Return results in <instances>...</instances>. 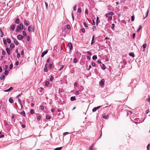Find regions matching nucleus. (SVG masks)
Masks as SVG:
<instances>
[{
    "mask_svg": "<svg viewBox=\"0 0 150 150\" xmlns=\"http://www.w3.org/2000/svg\"><path fill=\"white\" fill-rule=\"evenodd\" d=\"M23 28V25L22 23H20L19 25H18L16 29V31L20 32L21 31V29Z\"/></svg>",
    "mask_w": 150,
    "mask_h": 150,
    "instance_id": "1",
    "label": "nucleus"
},
{
    "mask_svg": "<svg viewBox=\"0 0 150 150\" xmlns=\"http://www.w3.org/2000/svg\"><path fill=\"white\" fill-rule=\"evenodd\" d=\"M34 28L32 25H30L28 27V30L29 32H34Z\"/></svg>",
    "mask_w": 150,
    "mask_h": 150,
    "instance_id": "2",
    "label": "nucleus"
},
{
    "mask_svg": "<svg viewBox=\"0 0 150 150\" xmlns=\"http://www.w3.org/2000/svg\"><path fill=\"white\" fill-rule=\"evenodd\" d=\"M100 106H98L97 107H95L92 110V111L93 112H96L98 109L100 107Z\"/></svg>",
    "mask_w": 150,
    "mask_h": 150,
    "instance_id": "3",
    "label": "nucleus"
},
{
    "mask_svg": "<svg viewBox=\"0 0 150 150\" xmlns=\"http://www.w3.org/2000/svg\"><path fill=\"white\" fill-rule=\"evenodd\" d=\"M104 83V80L103 79H102L99 82V84L100 86H103Z\"/></svg>",
    "mask_w": 150,
    "mask_h": 150,
    "instance_id": "4",
    "label": "nucleus"
},
{
    "mask_svg": "<svg viewBox=\"0 0 150 150\" xmlns=\"http://www.w3.org/2000/svg\"><path fill=\"white\" fill-rule=\"evenodd\" d=\"M13 89L12 87H10L8 89L4 91V92H10Z\"/></svg>",
    "mask_w": 150,
    "mask_h": 150,
    "instance_id": "5",
    "label": "nucleus"
},
{
    "mask_svg": "<svg viewBox=\"0 0 150 150\" xmlns=\"http://www.w3.org/2000/svg\"><path fill=\"white\" fill-rule=\"evenodd\" d=\"M48 52V51L47 50L43 52L41 54V57H43Z\"/></svg>",
    "mask_w": 150,
    "mask_h": 150,
    "instance_id": "6",
    "label": "nucleus"
},
{
    "mask_svg": "<svg viewBox=\"0 0 150 150\" xmlns=\"http://www.w3.org/2000/svg\"><path fill=\"white\" fill-rule=\"evenodd\" d=\"M23 38V36L21 35H18L17 36V38L19 40H22Z\"/></svg>",
    "mask_w": 150,
    "mask_h": 150,
    "instance_id": "7",
    "label": "nucleus"
},
{
    "mask_svg": "<svg viewBox=\"0 0 150 150\" xmlns=\"http://www.w3.org/2000/svg\"><path fill=\"white\" fill-rule=\"evenodd\" d=\"M14 47V45L13 44H11L9 47V49L12 50V49Z\"/></svg>",
    "mask_w": 150,
    "mask_h": 150,
    "instance_id": "8",
    "label": "nucleus"
},
{
    "mask_svg": "<svg viewBox=\"0 0 150 150\" xmlns=\"http://www.w3.org/2000/svg\"><path fill=\"white\" fill-rule=\"evenodd\" d=\"M18 102L20 103V104L21 106V108H22L23 107V106L22 104V103L21 101V100L20 99H18Z\"/></svg>",
    "mask_w": 150,
    "mask_h": 150,
    "instance_id": "9",
    "label": "nucleus"
},
{
    "mask_svg": "<svg viewBox=\"0 0 150 150\" xmlns=\"http://www.w3.org/2000/svg\"><path fill=\"white\" fill-rule=\"evenodd\" d=\"M15 25H12L10 27L11 29L12 30H14L15 28Z\"/></svg>",
    "mask_w": 150,
    "mask_h": 150,
    "instance_id": "10",
    "label": "nucleus"
},
{
    "mask_svg": "<svg viewBox=\"0 0 150 150\" xmlns=\"http://www.w3.org/2000/svg\"><path fill=\"white\" fill-rule=\"evenodd\" d=\"M6 50L8 54L9 55L10 54V53L9 52V51H10V50H11L10 49L8 48L7 47L6 48Z\"/></svg>",
    "mask_w": 150,
    "mask_h": 150,
    "instance_id": "11",
    "label": "nucleus"
},
{
    "mask_svg": "<svg viewBox=\"0 0 150 150\" xmlns=\"http://www.w3.org/2000/svg\"><path fill=\"white\" fill-rule=\"evenodd\" d=\"M68 46L69 47L70 49L71 50L72 48V45L71 43H68Z\"/></svg>",
    "mask_w": 150,
    "mask_h": 150,
    "instance_id": "12",
    "label": "nucleus"
},
{
    "mask_svg": "<svg viewBox=\"0 0 150 150\" xmlns=\"http://www.w3.org/2000/svg\"><path fill=\"white\" fill-rule=\"evenodd\" d=\"M146 45H147L146 44V43L144 44L143 45L142 47H143V48L144 49L143 50L144 51H145V49L146 48Z\"/></svg>",
    "mask_w": 150,
    "mask_h": 150,
    "instance_id": "13",
    "label": "nucleus"
},
{
    "mask_svg": "<svg viewBox=\"0 0 150 150\" xmlns=\"http://www.w3.org/2000/svg\"><path fill=\"white\" fill-rule=\"evenodd\" d=\"M103 117L105 119H106L108 117V115H103Z\"/></svg>",
    "mask_w": 150,
    "mask_h": 150,
    "instance_id": "14",
    "label": "nucleus"
},
{
    "mask_svg": "<svg viewBox=\"0 0 150 150\" xmlns=\"http://www.w3.org/2000/svg\"><path fill=\"white\" fill-rule=\"evenodd\" d=\"M100 22V21L99 20V18L98 17H97L96 18V24L98 25V23Z\"/></svg>",
    "mask_w": 150,
    "mask_h": 150,
    "instance_id": "15",
    "label": "nucleus"
},
{
    "mask_svg": "<svg viewBox=\"0 0 150 150\" xmlns=\"http://www.w3.org/2000/svg\"><path fill=\"white\" fill-rule=\"evenodd\" d=\"M13 42L16 45H18V41L16 39H14V40H13Z\"/></svg>",
    "mask_w": 150,
    "mask_h": 150,
    "instance_id": "16",
    "label": "nucleus"
},
{
    "mask_svg": "<svg viewBox=\"0 0 150 150\" xmlns=\"http://www.w3.org/2000/svg\"><path fill=\"white\" fill-rule=\"evenodd\" d=\"M9 101L11 103H12L13 102V99L12 98H10L9 99Z\"/></svg>",
    "mask_w": 150,
    "mask_h": 150,
    "instance_id": "17",
    "label": "nucleus"
},
{
    "mask_svg": "<svg viewBox=\"0 0 150 150\" xmlns=\"http://www.w3.org/2000/svg\"><path fill=\"white\" fill-rule=\"evenodd\" d=\"M24 23L27 26L29 25V24L28 23V22L27 21L25 20L24 21Z\"/></svg>",
    "mask_w": 150,
    "mask_h": 150,
    "instance_id": "18",
    "label": "nucleus"
},
{
    "mask_svg": "<svg viewBox=\"0 0 150 150\" xmlns=\"http://www.w3.org/2000/svg\"><path fill=\"white\" fill-rule=\"evenodd\" d=\"M4 74H2L0 76V79L1 80H2L4 78Z\"/></svg>",
    "mask_w": 150,
    "mask_h": 150,
    "instance_id": "19",
    "label": "nucleus"
},
{
    "mask_svg": "<svg viewBox=\"0 0 150 150\" xmlns=\"http://www.w3.org/2000/svg\"><path fill=\"white\" fill-rule=\"evenodd\" d=\"M70 99L71 101H74L76 100V98L74 96L71 97V98Z\"/></svg>",
    "mask_w": 150,
    "mask_h": 150,
    "instance_id": "20",
    "label": "nucleus"
},
{
    "mask_svg": "<svg viewBox=\"0 0 150 150\" xmlns=\"http://www.w3.org/2000/svg\"><path fill=\"white\" fill-rule=\"evenodd\" d=\"M15 22L16 23L18 24L19 23V20L18 19H17L15 20Z\"/></svg>",
    "mask_w": 150,
    "mask_h": 150,
    "instance_id": "21",
    "label": "nucleus"
},
{
    "mask_svg": "<svg viewBox=\"0 0 150 150\" xmlns=\"http://www.w3.org/2000/svg\"><path fill=\"white\" fill-rule=\"evenodd\" d=\"M129 55L130 56H132L133 57H134V54L133 53V52H130L129 53Z\"/></svg>",
    "mask_w": 150,
    "mask_h": 150,
    "instance_id": "22",
    "label": "nucleus"
},
{
    "mask_svg": "<svg viewBox=\"0 0 150 150\" xmlns=\"http://www.w3.org/2000/svg\"><path fill=\"white\" fill-rule=\"evenodd\" d=\"M50 116L49 115H46V118L47 119H50Z\"/></svg>",
    "mask_w": 150,
    "mask_h": 150,
    "instance_id": "23",
    "label": "nucleus"
},
{
    "mask_svg": "<svg viewBox=\"0 0 150 150\" xmlns=\"http://www.w3.org/2000/svg\"><path fill=\"white\" fill-rule=\"evenodd\" d=\"M20 114L23 116H25V113L24 111H23L20 113Z\"/></svg>",
    "mask_w": 150,
    "mask_h": 150,
    "instance_id": "24",
    "label": "nucleus"
},
{
    "mask_svg": "<svg viewBox=\"0 0 150 150\" xmlns=\"http://www.w3.org/2000/svg\"><path fill=\"white\" fill-rule=\"evenodd\" d=\"M45 67L44 68V71L45 72H47V64H46L45 66Z\"/></svg>",
    "mask_w": 150,
    "mask_h": 150,
    "instance_id": "25",
    "label": "nucleus"
},
{
    "mask_svg": "<svg viewBox=\"0 0 150 150\" xmlns=\"http://www.w3.org/2000/svg\"><path fill=\"white\" fill-rule=\"evenodd\" d=\"M6 40H7V42L8 43L10 44V43H11V40H10V39L9 38H7L6 39Z\"/></svg>",
    "mask_w": 150,
    "mask_h": 150,
    "instance_id": "26",
    "label": "nucleus"
},
{
    "mask_svg": "<svg viewBox=\"0 0 150 150\" xmlns=\"http://www.w3.org/2000/svg\"><path fill=\"white\" fill-rule=\"evenodd\" d=\"M62 147L57 148L54 149V150H61Z\"/></svg>",
    "mask_w": 150,
    "mask_h": 150,
    "instance_id": "27",
    "label": "nucleus"
},
{
    "mask_svg": "<svg viewBox=\"0 0 150 150\" xmlns=\"http://www.w3.org/2000/svg\"><path fill=\"white\" fill-rule=\"evenodd\" d=\"M97 59V57L96 55H94L92 57L93 60H96Z\"/></svg>",
    "mask_w": 150,
    "mask_h": 150,
    "instance_id": "28",
    "label": "nucleus"
},
{
    "mask_svg": "<svg viewBox=\"0 0 150 150\" xmlns=\"http://www.w3.org/2000/svg\"><path fill=\"white\" fill-rule=\"evenodd\" d=\"M142 28V27L141 25H140L139 26V28L137 30V32H139V31Z\"/></svg>",
    "mask_w": 150,
    "mask_h": 150,
    "instance_id": "29",
    "label": "nucleus"
},
{
    "mask_svg": "<svg viewBox=\"0 0 150 150\" xmlns=\"http://www.w3.org/2000/svg\"><path fill=\"white\" fill-rule=\"evenodd\" d=\"M17 57L18 58H19L21 57V55L20 53H18L17 54Z\"/></svg>",
    "mask_w": 150,
    "mask_h": 150,
    "instance_id": "30",
    "label": "nucleus"
},
{
    "mask_svg": "<svg viewBox=\"0 0 150 150\" xmlns=\"http://www.w3.org/2000/svg\"><path fill=\"white\" fill-rule=\"evenodd\" d=\"M77 59L76 58H74L73 60V62L74 63H76L77 62Z\"/></svg>",
    "mask_w": 150,
    "mask_h": 150,
    "instance_id": "31",
    "label": "nucleus"
},
{
    "mask_svg": "<svg viewBox=\"0 0 150 150\" xmlns=\"http://www.w3.org/2000/svg\"><path fill=\"white\" fill-rule=\"evenodd\" d=\"M103 66L102 67V68L103 69H106V67L104 64H102Z\"/></svg>",
    "mask_w": 150,
    "mask_h": 150,
    "instance_id": "32",
    "label": "nucleus"
},
{
    "mask_svg": "<svg viewBox=\"0 0 150 150\" xmlns=\"http://www.w3.org/2000/svg\"><path fill=\"white\" fill-rule=\"evenodd\" d=\"M109 15H114V13L113 12H110L109 13H108Z\"/></svg>",
    "mask_w": 150,
    "mask_h": 150,
    "instance_id": "33",
    "label": "nucleus"
},
{
    "mask_svg": "<svg viewBox=\"0 0 150 150\" xmlns=\"http://www.w3.org/2000/svg\"><path fill=\"white\" fill-rule=\"evenodd\" d=\"M64 66L63 65H62L61 66V68H60V69H59V70L61 71V70H62L64 68Z\"/></svg>",
    "mask_w": 150,
    "mask_h": 150,
    "instance_id": "34",
    "label": "nucleus"
},
{
    "mask_svg": "<svg viewBox=\"0 0 150 150\" xmlns=\"http://www.w3.org/2000/svg\"><path fill=\"white\" fill-rule=\"evenodd\" d=\"M23 35L24 36H26V33L25 31H23Z\"/></svg>",
    "mask_w": 150,
    "mask_h": 150,
    "instance_id": "35",
    "label": "nucleus"
},
{
    "mask_svg": "<svg viewBox=\"0 0 150 150\" xmlns=\"http://www.w3.org/2000/svg\"><path fill=\"white\" fill-rule=\"evenodd\" d=\"M148 13H149V10L148 9L147 10V11L146 12V16L145 17V18H144V19L145 18H146L147 16H148Z\"/></svg>",
    "mask_w": 150,
    "mask_h": 150,
    "instance_id": "36",
    "label": "nucleus"
},
{
    "mask_svg": "<svg viewBox=\"0 0 150 150\" xmlns=\"http://www.w3.org/2000/svg\"><path fill=\"white\" fill-rule=\"evenodd\" d=\"M49 84V82L48 81H47L45 83V85L46 86H48Z\"/></svg>",
    "mask_w": 150,
    "mask_h": 150,
    "instance_id": "37",
    "label": "nucleus"
},
{
    "mask_svg": "<svg viewBox=\"0 0 150 150\" xmlns=\"http://www.w3.org/2000/svg\"><path fill=\"white\" fill-rule=\"evenodd\" d=\"M67 28L68 29H70L71 28V27L70 25H67Z\"/></svg>",
    "mask_w": 150,
    "mask_h": 150,
    "instance_id": "38",
    "label": "nucleus"
},
{
    "mask_svg": "<svg viewBox=\"0 0 150 150\" xmlns=\"http://www.w3.org/2000/svg\"><path fill=\"white\" fill-rule=\"evenodd\" d=\"M115 25L114 23L112 24L111 28L112 30H114V28Z\"/></svg>",
    "mask_w": 150,
    "mask_h": 150,
    "instance_id": "39",
    "label": "nucleus"
},
{
    "mask_svg": "<svg viewBox=\"0 0 150 150\" xmlns=\"http://www.w3.org/2000/svg\"><path fill=\"white\" fill-rule=\"evenodd\" d=\"M81 31L83 33H85V29L84 28H82L81 29Z\"/></svg>",
    "mask_w": 150,
    "mask_h": 150,
    "instance_id": "40",
    "label": "nucleus"
},
{
    "mask_svg": "<svg viewBox=\"0 0 150 150\" xmlns=\"http://www.w3.org/2000/svg\"><path fill=\"white\" fill-rule=\"evenodd\" d=\"M78 12L79 13H80L81 12V8H79L78 10Z\"/></svg>",
    "mask_w": 150,
    "mask_h": 150,
    "instance_id": "41",
    "label": "nucleus"
},
{
    "mask_svg": "<svg viewBox=\"0 0 150 150\" xmlns=\"http://www.w3.org/2000/svg\"><path fill=\"white\" fill-rule=\"evenodd\" d=\"M76 5H75L73 7V9L74 11L76 10Z\"/></svg>",
    "mask_w": 150,
    "mask_h": 150,
    "instance_id": "42",
    "label": "nucleus"
},
{
    "mask_svg": "<svg viewBox=\"0 0 150 150\" xmlns=\"http://www.w3.org/2000/svg\"><path fill=\"white\" fill-rule=\"evenodd\" d=\"M44 108V107L43 105H41L40 106V109L42 110H43Z\"/></svg>",
    "mask_w": 150,
    "mask_h": 150,
    "instance_id": "43",
    "label": "nucleus"
},
{
    "mask_svg": "<svg viewBox=\"0 0 150 150\" xmlns=\"http://www.w3.org/2000/svg\"><path fill=\"white\" fill-rule=\"evenodd\" d=\"M8 71L7 70H6L5 72H4V74L5 75H7L8 74Z\"/></svg>",
    "mask_w": 150,
    "mask_h": 150,
    "instance_id": "44",
    "label": "nucleus"
},
{
    "mask_svg": "<svg viewBox=\"0 0 150 150\" xmlns=\"http://www.w3.org/2000/svg\"><path fill=\"white\" fill-rule=\"evenodd\" d=\"M147 101L150 103V97H149L146 99Z\"/></svg>",
    "mask_w": 150,
    "mask_h": 150,
    "instance_id": "45",
    "label": "nucleus"
},
{
    "mask_svg": "<svg viewBox=\"0 0 150 150\" xmlns=\"http://www.w3.org/2000/svg\"><path fill=\"white\" fill-rule=\"evenodd\" d=\"M3 42L4 45H6L7 43V41L6 40H3Z\"/></svg>",
    "mask_w": 150,
    "mask_h": 150,
    "instance_id": "46",
    "label": "nucleus"
},
{
    "mask_svg": "<svg viewBox=\"0 0 150 150\" xmlns=\"http://www.w3.org/2000/svg\"><path fill=\"white\" fill-rule=\"evenodd\" d=\"M150 146V144H148L147 147V150H149V147Z\"/></svg>",
    "mask_w": 150,
    "mask_h": 150,
    "instance_id": "47",
    "label": "nucleus"
},
{
    "mask_svg": "<svg viewBox=\"0 0 150 150\" xmlns=\"http://www.w3.org/2000/svg\"><path fill=\"white\" fill-rule=\"evenodd\" d=\"M83 25L84 26L86 27H88V25L86 24L85 22L83 23Z\"/></svg>",
    "mask_w": 150,
    "mask_h": 150,
    "instance_id": "48",
    "label": "nucleus"
},
{
    "mask_svg": "<svg viewBox=\"0 0 150 150\" xmlns=\"http://www.w3.org/2000/svg\"><path fill=\"white\" fill-rule=\"evenodd\" d=\"M134 16H132L131 17V21H133L134 20Z\"/></svg>",
    "mask_w": 150,
    "mask_h": 150,
    "instance_id": "49",
    "label": "nucleus"
},
{
    "mask_svg": "<svg viewBox=\"0 0 150 150\" xmlns=\"http://www.w3.org/2000/svg\"><path fill=\"white\" fill-rule=\"evenodd\" d=\"M69 134V132H64V133H63V135H64V136H65L67 134Z\"/></svg>",
    "mask_w": 150,
    "mask_h": 150,
    "instance_id": "50",
    "label": "nucleus"
},
{
    "mask_svg": "<svg viewBox=\"0 0 150 150\" xmlns=\"http://www.w3.org/2000/svg\"><path fill=\"white\" fill-rule=\"evenodd\" d=\"M2 53L3 55H5L6 54V52L4 50H3L2 51Z\"/></svg>",
    "mask_w": 150,
    "mask_h": 150,
    "instance_id": "51",
    "label": "nucleus"
},
{
    "mask_svg": "<svg viewBox=\"0 0 150 150\" xmlns=\"http://www.w3.org/2000/svg\"><path fill=\"white\" fill-rule=\"evenodd\" d=\"M45 6H46V8L47 9V7H48V5L47 3L46 2H45Z\"/></svg>",
    "mask_w": 150,
    "mask_h": 150,
    "instance_id": "52",
    "label": "nucleus"
},
{
    "mask_svg": "<svg viewBox=\"0 0 150 150\" xmlns=\"http://www.w3.org/2000/svg\"><path fill=\"white\" fill-rule=\"evenodd\" d=\"M75 94L76 95H79V93L78 91H77L75 92Z\"/></svg>",
    "mask_w": 150,
    "mask_h": 150,
    "instance_id": "53",
    "label": "nucleus"
},
{
    "mask_svg": "<svg viewBox=\"0 0 150 150\" xmlns=\"http://www.w3.org/2000/svg\"><path fill=\"white\" fill-rule=\"evenodd\" d=\"M50 81H53V77L52 76H51V77L50 78Z\"/></svg>",
    "mask_w": 150,
    "mask_h": 150,
    "instance_id": "54",
    "label": "nucleus"
},
{
    "mask_svg": "<svg viewBox=\"0 0 150 150\" xmlns=\"http://www.w3.org/2000/svg\"><path fill=\"white\" fill-rule=\"evenodd\" d=\"M13 64H11L10 65V66H9V68L10 69H11L12 68H13Z\"/></svg>",
    "mask_w": 150,
    "mask_h": 150,
    "instance_id": "55",
    "label": "nucleus"
},
{
    "mask_svg": "<svg viewBox=\"0 0 150 150\" xmlns=\"http://www.w3.org/2000/svg\"><path fill=\"white\" fill-rule=\"evenodd\" d=\"M95 42V41H94V40H93L92 39V42H91V45H93L94 43Z\"/></svg>",
    "mask_w": 150,
    "mask_h": 150,
    "instance_id": "56",
    "label": "nucleus"
},
{
    "mask_svg": "<svg viewBox=\"0 0 150 150\" xmlns=\"http://www.w3.org/2000/svg\"><path fill=\"white\" fill-rule=\"evenodd\" d=\"M92 65L93 67H94L96 65V64L94 62H93L92 63Z\"/></svg>",
    "mask_w": 150,
    "mask_h": 150,
    "instance_id": "57",
    "label": "nucleus"
},
{
    "mask_svg": "<svg viewBox=\"0 0 150 150\" xmlns=\"http://www.w3.org/2000/svg\"><path fill=\"white\" fill-rule=\"evenodd\" d=\"M93 146H92L89 147V149L90 150H92V149H93Z\"/></svg>",
    "mask_w": 150,
    "mask_h": 150,
    "instance_id": "58",
    "label": "nucleus"
},
{
    "mask_svg": "<svg viewBox=\"0 0 150 150\" xmlns=\"http://www.w3.org/2000/svg\"><path fill=\"white\" fill-rule=\"evenodd\" d=\"M8 66L7 65H5V67H4V69H7L8 68Z\"/></svg>",
    "mask_w": 150,
    "mask_h": 150,
    "instance_id": "59",
    "label": "nucleus"
},
{
    "mask_svg": "<svg viewBox=\"0 0 150 150\" xmlns=\"http://www.w3.org/2000/svg\"><path fill=\"white\" fill-rule=\"evenodd\" d=\"M30 40V38L29 36H28L27 38V40L28 41H29Z\"/></svg>",
    "mask_w": 150,
    "mask_h": 150,
    "instance_id": "60",
    "label": "nucleus"
},
{
    "mask_svg": "<svg viewBox=\"0 0 150 150\" xmlns=\"http://www.w3.org/2000/svg\"><path fill=\"white\" fill-rule=\"evenodd\" d=\"M34 112V110H33L32 109V110H31V111H30V113L31 114H33Z\"/></svg>",
    "mask_w": 150,
    "mask_h": 150,
    "instance_id": "61",
    "label": "nucleus"
},
{
    "mask_svg": "<svg viewBox=\"0 0 150 150\" xmlns=\"http://www.w3.org/2000/svg\"><path fill=\"white\" fill-rule=\"evenodd\" d=\"M52 67V64H49V67H50V68H51Z\"/></svg>",
    "mask_w": 150,
    "mask_h": 150,
    "instance_id": "62",
    "label": "nucleus"
},
{
    "mask_svg": "<svg viewBox=\"0 0 150 150\" xmlns=\"http://www.w3.org/2000/svg\"><path fill=\"white\" fill-rule=\"evenodd\" d=\"M85 13L86 14H88V10L87 9L86 10Z\"/></svg>",
    "mask_w": 150,
    "mask_h": 150,
    "instance_id": "63",
    "label": "nucleus"
},
{
    "mask_svg": "<svg viewBox=\"0 0 150 150\" xmlns=\"http://www.w3.org/2000/svg\"><path fill=\"white\" fill-rule=\"evenodd\" d=\"M37 118L38 119V120H40V119L41 117L40 116H39L37 117Z\"/></svg>",
    "mask_w": 150,
    "mask_h": 150,
    "instance_id": "64",
    "label": "nucleus"
}]
</instances>
